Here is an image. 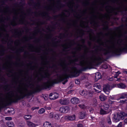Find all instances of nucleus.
Returning a JSON list of instances; mask_svg holds the SVG:
<instances>
[{"label":"nucleus","mask_w":127,"mask_h":127,"mask_svg":"<svg viewBox=\"0 0 127 127\" xmlns=\"http://www.w3.org/2000/svg\"><path fill=\"white\" fill-rule=\"evenodd\" d=\"M85 59V55H83L79 58H76L74 60L71 61L68 65H67L65 62H63L61 64V65L65 72L62 75H58L57 79L49 78L47 82L44 83V86L46 88H49L53 84L63 81L70 74L76 73L77 69L74 66V65L77 62H79L78 64L81 66L83 68H90L91 65V63L88 60H86Z\"/></svg>","instance_id":"1"},{"label":"nucleus","mask_w":127,"mask_h":127,"mask_svg":"<svg viewBox=\"0 0 127 127\" xmlns=\"http://www.w3.org/2000/svg\"><path fill=\"white\" fill-rule=\"evenodd\" d=\"M96 41L100 45L97 48V52H100V55L101 53L106 55L109 52L116 53L127 51V42L124 43L122 40L117 42H109L107 40L103 41L98 36Z\"/></svg>","instance_id":"2"},{"label":"nucleus","mask_w":127,"mask_h":127,"mask_svg":"<svg viewBox=\"0 0 127 127\" xmlns=\"http://www.w3.org/2000/svg\"><path fill=\"white\" fill-rule=\"evenodd\" d=\"M27 90L25 87L22 86L18 87L17 91H11L8 93L3 102L5 104H8L12 100H15L23 98L26 95V91Z\"/></svg>","instance_id":"3"},{"label":"nucleus","mask_w":127,"mask_h":127,"mask_svg":"<svg viewBox=\"0 0 127 127\" xmlns=\"http://www.w3.org/2000/svg\"><path fill=\"white\" fill-rule=\"evenodd\" d=\"M3 12L5 15H9L11 13H13L16 16V18H17L18 15H20L21 16V19L20 20V22L21 24L24 23V18L25 15V13L22 7H21L17 9H13L12 11L7 7H6L3 10Z\"/></svg>","instance_id":"4"},{"label":"nucleus","mask_w":127,"mask_h":127,"mask_svg":"<svg viewBox=\"0 0 127 127\" xmlns=\"http://www.w3.org/2000/svg\"><path fill=\"white\" fill-rule=\"evenodd\" d=\"M53 6L54 8V11L55 10H59L61 8L62 5L60 0L54 1L53 3Z\"/></svg>","instance_id":"5"},{"label":"nucleus","mask_w":127,"mask_h":127,"mask_svg":"<svg viewBox=\"0 0 127 127\" xmlns=\"http://www.w3.org/2000/svg\"><path fill=\"white\" fill-rule=\"evenodd\" d=\"M67 25L69 28L72 27H75L76 26V22L73 20H69L68 22L65 23Z\"/></svg>","instance_id":"6"},{"label":"nucleus","mask_w":127,"mask_h":127,"mask_svg":"<svg viewBox=\"0 0 127 127\" xmlns=\"http://www.w3.org/2000/svg\"><path fill=\"white\" fill-rule=\"evenodd\" d=\"M94 89L95 91L97 93H99L101 91V88L100 85L98 83H96L94 85Z\"/></svg>","instance_id":"7"},{"label":"nucleus","mask_w":127,"mask_h":127,"mask_svg":"<svg viewBox=\"0 0 127 127\" xmlns=\"http://www.w3.org/2000/svg\"><path fill=\"white\" fill-rule=\"evenodd\" d=\"M75 119L76 116L75 115H73L72 116H66L64 117V120H66L73 121L75 120Z\"/></svg>","instance_id":"8"},{"label":"nucleus","mask_w":127,"mask_h":127,"mask_svg":"<svg viewBox=\"0 0 127 127\" xmlns=\"http://www.w3.org/2000/svg\"><path fill=\"white\" fill-rule=\"evenodd\" d=\"M69 107L68 106L62 107L60 108L59 111L61 113H67L69 110Z\"/></svg>","instance_id":"9"},{"label":"nucleus","mask_w":127,"mask_h":127,"mask_svg":"<svg viewBox=\"0 0 127 127\" xmlns=\"http://www.w3.org/2000/svg\"><path fill=\"white\" fill-rule=\"evenodd\" d=\"M50 98L51 100L55 99L58 98L59 97V95L57 93H50L49 95Z\"/></svg>","instance_id":"10"},{"label":"nucleus","mask_w":127,"mask_h":127,"mask_svg":"<svg viewBox=\"0 0 127 127\" xmlns=\"http://www.w3.org/2000/svg\"><path fill=\"white\" fill-rule=\"evenodd\" d=\"M112 89L110 86L108 85L103 88V90L104 91L106 94H108L110 90Z\"/></svg>","instance_id":"11"},{"label":"nucleus","mask_w":127,"mask_h":127,"mask_svg":"<svg viewBox=\"0 0 127 127\" xmlns=\"http://www.w3.org/2000/svg\"><path fill=\"white\" fill-rule=\"evenodd\" d=\"M91 59L93 62H95L100 60L101 58L99 56H96L95 55H93L91 58Z\"/></svg>","instance_id":"12"},{"label":"nucleus","mask_w":127,"mask_h":127,"mask_svg":"<svg viewBox=\"0 0 127 127\" xmlns=\"http://www.w3.org/2000/svg\"><path fill=\"white\" fill-rule=\"evenodd\" d=\"M59 102L62 105H66L68 104L69 103V101L67 99H60Z\"/></svg>","instance_id":"13"},{"label":"nucleus","mask_w":127,"mask_h":127,"mask_svg":"<svg viewBox=\"0 0 127 127\" xmlns=\"http://www.w3.org/2000/svg\"><path fill=\"white\" fill-rule=\"evenodd\" d=\"M71 44L70 43H65L63 45V46L64 49V50L65 51L69 50V49L67 50V49H69L71 48Z\"/></svg>","instance_id":"14"},{"label":"nucleus","mask_w":127,"mask_h":127,"mask_svg":"<svg viewBox=\"0 0 127 127\" xmlns=\"http://www.w3.org/2000/svg\"><path fill=\"white\" fill-rule=\"evenodd\" d=\"M71 102L73 104H76L78 103L79 102V99L76 97H74L71 100Z\"/></svg>","instance_id":"15"},{"label":"nucleus","mask_w":127,"mask_h":127,"mask_svg":"<svg viewBox=\"0 0 127 127\" xmlns=\"http://www.w3.org/2000/svg\"><path fill=\"white\" fill-rule=\"evenodd\" d=\"M76 49L77 50L79 51L82 49H87V48L85 45L83 44L79 46Z\"/></svg>","instance_id":"16"},{"label":"nucleus","mask_w":127,"mask_h":127,"mask_svg":"<svg viewBox=\"0 0 127 127\" xmlns=\"http://www.w3.org/2000/svg\"><path fill=\"white\" fill-rule=\"evenodd\" d=\"M85 113L84 112H80L79 114V118L80 119H83L85 118Z\"/></svg>","instance_id":"17"},{"label":"nucleus","mask_w":127,"mask_h":127,"mask_svg":"<svg viewBox=\"0 0 127 127\" xmlns=\"http://www.w3.org/2000/svg\"><path fill=\"white\" fill-rule=\"evenodd\" d=\"M80 93L82 95L85 96L89 94V93L86 91L82 90L80 91Z\"/></svg>","instance_id":"18"},{"label":"nucleus","mask_w":127,"mask_h":127,"mask_svg":"<svg viewBox=\"0 0 127 127\" xmlns=\"http://www.w3.org/2000/svg\"><path fill=\"white\" fill-rule=\"evenodd\" d=\"M117 86L118 88L121 89L125 88L126 87V85L122 83L118 84Z\"/></svg>","instance_id":"19"},{"label":"nucleus","mask_w":127,"mask_h":127,"mask_svg":"<svg viewBox=\"0 0 127 127\" xmlns=\"http://www.w3.org/2000/svg\"><path fill=\"white\" fill-rule=\"evenodd\" d=\"M27 124L29 127H35V124L29 121L27 122Z\"/></svg>","instance_id":"20"},{"label":"nucleus","mask_w":127,"mask_h":127,"mask_svg":"<svg viewBox=\"0 0 127 127\" xmlns=\"http://www.w3.org/2000/svg\"><path fill=\"white\" fill-rule=\"evenodd\" d=\"M109 107V106L106 103H105L102 106L101 109H103L107 110L108 109Z\"/></svg>","instance_id":"21"},{"label":"nucleus","mask_w":127,"mask_h":127,"mask_svg":"<svg viewBox=\"0 0 127 127\" xmlns=\"http://www.w3.org/2000/svg\"><path fill=\"white\" fill-rule=\"evenodd\" d=\"M113 118L116 122H118L119 121V114H117L116 115L114 114Z\"/></svg>","instance_id":"22"},{"label":"nucleus","mask_w":127,"mask_h":127,"mask_svg":"<svg viewBox=\"0 0 127 127\" xmlns=\"http://www.w3.org/2000/svg\"><path fill=\"white\" fill-rule=\"evenodd\" d=\"M44 127H52L51 123L48 122H46L44 124Z\"/></svg>","instance_id":"23"},{"label":"nucleus","mask_w":127,"mask_h":127,"mask_svg":"<svg viewBox=\"0 0 127 127\" xmlns=\"http://www.w3.org/2000/svg\"><path fill=\"white\" fill-rule=\"evenodd\" d=\"M99 98L101 101H104L106 99V97L105 95H101L99 96Z\"/></svg>","instance_id":"24"},{"label":"nucleus","mask_w":127,"mask_h":127,"mask_svg":"<svg viewBox=\"0 0 127 127\" xmlns=\"http://www.w3.org/2000/svg\"><path fill=\"white\" fill-rule=\"evenodd\" d=\"M7 125L8 127H14V125L12 122H8L7 123Z\"/></svg>","instance_id":"25"},{"label":"nucleus","mask_w":127,"mask_h":127,"mask_svg":"<svg viewBox=\"0 0 127 127\" xmlns=\"http://www.w3.org/2000/svg\"><path fill=\"white\" fill-rule=\"evenodd\" d=\"M96 78L98 80L100 79L101 77V75L99 72H97L96 73L95 75Z\"/></svg>","instance_id":"26"},{"label":"nucleus","mask_w":127,"mask_h":127,"mask_svg":"<svg viewBox=\"0 0 127 127\" xmlns=\"http://www.w3.org/2000/svg\"><path fill=\"white\" fill-rule=\"evenodd\" d=\"M24 118L26 120L30 119L31 118V116L30 115H27L24 116Z\"/></svg>","instance_id":"27"},{"label":"nucleus","mask_w":127,"mask_h":127,"mask_svg":"<svg viewBox=\"0 0 127 127\" xmlns=\"http://www.w3.org/2000/svg\"><path fill=\"white\" fill-rule=\"evenodd\" d=\"M100 112L101 114H105L108 113L109 112L105 111L102 109H101L100 111Z\"/></svg>","instance_id":"28"},{"label":"nucleus","mask_w":127,"mask_h":127,"mask_svg":"<svg viewBox=\"0 0 127 127\" xmlns=\"http://www.w3.org/2000/svg\"><path fill=\"white\" fill-rule=\"evenodd\" d=\"M68 6L70 8H72L73 6V2L69 1L68 4Z\"/></svg>","instance_id":"29"},{"label":"nucleus","mask_w":127,"mask_h":127,"mask_svg":"<svg viewBox=\"0 0 127 127\" xmlns=\"http://www.w3.org/2000/svg\"><path fill=\"white\" fill-rule=\"evenodd\" d=\"M79 107L81 109H84L86 108L87 107L84 104H80L79 105Z\"/></svg>","instance_id":"30"},{"label":"nucleus","mask_w":127,"mask_h":127,"mask_svg":"<svg viewBox=\"0 0 127 127\" xmlns=\"http://www.w3.org/2000/svg\"><path fill=\"white\" fill-rule=\"evenodd\" d=\"M54 1H55L54 0H53L52 2H51V7L50 8V9L51 10H52L53 11H54V7H53V3Z\"/></svg>","instance_id":"31"},{"label":"nucleus","mask_w":127,"mask_h":127,"mask_svg":"<svg viewBox=\"0 0 127 127\" xmlns=\"http://www.w3.org/2000/svg\"><path fill=\"white\" fill-rule=\"evenodd\" d=\"M45 110L44 108H41L38 111V113L40 114H42L45 112Z\"/></svg>","instance_id":"32"},{"label":"nucleus","mask_w":127,"mask_h":127,"mask_svg":"<svg viewBox=\"0 0 127 127\" xmlns=\"http://www.w3.org/2000/svg\"><path fill=\"white\" fill-rule=\"evenodd\" d=\"M54 118L56 120H58L60 119V116L59 115L55 114L54 115Z\"/></svg>","instance_id":"33"},{"label":"nucleus","mask_w":127,"mask_h":127,"mask_svg":"<svg viewBox=\"0 0 127 127\" xmlns=\"http://www.w3.org/2000/svg\"><path fill=\"white\" fill-rule=\"evenodd\" d=\"M49 73H45V76H42V78H44V77H47V78H48L49 77Z\"/></svg>","instance_id":"34"},{"label":"nucleus","mask_w":127,"mask_h":127,"mask_svg":"<svg viewBox=\"0 0 127 127\" xmlns=\"http://www.w3.org/2000/svg\"><path fill=\"white\" fill-rule=\"evenodd\" d=\"M49 117L50 118H52L53 117V113H50L49 114Z\"/></svg>","instance_id":"35"},{"label":"nucleus","mask_w":127,"mask_h":127,"mask_svg":"<svg viewBox=\"0 0 127 127\" xmlns=\"http://www.w3.org/2000/svg\"><path fill=\"white\" fill-rule=\"evenodd\" d=\"M11 24L12 26H14L17 25V24L14 20L11 22Z\"/></svg>","instance_id":"36"},{"label":"nucleus","mask_w":127,"mask_h":127,"mask_svg":"<svg viewBox=\"0 0 127 127\" xmlns=\"http://www.w3.org/2000/svg\"><path fill=\"white\" fill-rule=\"evenodd\" d=\"M119 120H120V119H124V117L123 116L124 115H122L121 113H119Z\"/></svg>","instance_id":"37"},{"label":"nucleus","mask_w":127,"mask_h":127,"mask_svg":"<svg viewBox=\"0 0 127 127\" xmlns=\"http://www.w3.org/2000/svg\"><path fill=\"white\" fill-rule=\"evenodd\" d=\"M116 73L117 74L118 73V74H116L115 76H114V78H117L118 76V75L120 74V73L119 71H118L117 72H116Z\"/></svg>","instance_id":"38"},{"label":"nucleus","mask_w":127,"mask_h":127,"mask_svg":"<svg viewBox=\"0 0 127 127\" xmlns=\"http://www.w3.org/2000/svg\"><path fill=\"white\" fill-rule=\"evenodd\" d=\"M107 122L109 124H111V122L110 119V117L108 118V119L107 120Z\"/></svg>","instance_id":"39"},{"label":"nucleus","mask_w":127,"mask_h":127,"mask_svg":"<svg viewBox=\"0 0 127 127\" xmlns=\"http://www.w3.org/2000/svg\"><path fill=\"white\" fill-rule=\"evenodd\" d=\"M5 119L7 120H10L12 119V118L11 117H6L5 118Z\"/></svg>","instance_id":"40"},{"label":"nucleus","mask_w":127,"mask_h":127,"mask_svg":"<svg viewBox=\"0 0 127 127\" xmlns=\"http://www.w3.org/2000/svg\"><path fill=\"white\" fill-rule=\"evenodd\" d=\"M125 19L123 18L122 19V21L125 22H127V17H126V18Z\"/></svg>","instance_id":"41"},{"label":"nucleus","mask_w":127,"mask_h":127,"mask_svg":"<svg viewBox=\"0 0 127 127\" xmlns=\"http://www.w3.org/2000/svg\"><path fill=\"white\" fill-rule=\"evenodd\" d=\"M13 110V111H12V110H8V112L9 113H11L12 114H13L15 112L14 111V110Z\"/></svg>","instance_id":"42"},{"label":"nucleus","mask_w":127,"mask_h":127,"mask_svg":"<svg viewBox=\"0 0 127 127\" xmlns=\"http://www.w3.org/2000/svg\"><path fill=\"white\" fill-rule=\"evenodd\" d=\"M8 34H7L6 35V37H5V39L4 40H5V42H6L7 41V40L8 39Z\"/></svg>","instance_id":"43"},{"label":"nucleus","mask_w":127,"mask_h":127,"mask_svg":"<svg viewBox=\"0 0 127 127\" xmlns=\"http://www.w3.org/2000/svg\"><path fill=\"white\" fill-rule=\"evenodd\" d=\"M122 123L121 122L118 125L117 127H122Z\"/></svg>","instance_id":"44"},{"label":"nucleus","mask_w":127,"mask_h":127,"mask_svg":"<svg viewBox=\"0 0 127 127\" xmlns=\"http://www.w3.org/2000/svg\"><path fill=\"white\" fill-rule=\"evenodd\" d=\"M103 67L105 69H106L108 67L106 65L104 64L103 65Z\"/></svg>","instance_id":"45"},{"label":"nucleus","mask_w":127,"mask_h":127,"mask_svg":"<svg viewBox=\"0 0 127 127\" xmlns=\"http://www.w3.org/2000/svg\"><path fill=\"white\" fill-rule=\"evenodd\" d=\"M77 127H83V125L81 124H79L77 125Z\"/></svg>","instance_id":"46"},{"label":"nucleus","mask_w":127,"mask_h":127,"mask_svg":"<svg viewBox=\"0 0 127 127\" xmlns=\"http://www.w3.org/2000/svg\"><path fill=\"white\" fill-rule=\"evenodd\" d=\"M24 50V49L23 47H22L20 49V52H23Z\"/></svg>","instance_id":"47"},{"label":"nucleus","mask_w":127,"mask_h":127,"mask_svg":"<svg viewBox=\"0 0 127 127\" xmlns=\"http://www.w3.org/2000/svg\"><path fill=\"white\" fill-rule=\"evenodd\" d=\"M84 22H82V24H80V26H81L82 27H84Z\"/></svg>","instance_id":"48"},{"label":"nucleus","mask_w":127,"mask_h":127,"mask_svg":"<svg viewBox=\"0 0 127 127\" xmlns=\"http://www.w3.org/2000/svg\"><path fill=\"white\" fill-rule=\"evenodd\" d=\"M108 80L110 81H111L113 80V78L112 77H109L108 79Z\"/></svg>","instance_id":"49"},{"label":"nucleus","mask_w":127,"mask_h":127,"mask_svg":"<svg viewBox=\"0 0 127 127\" xmlns=\"http://www.w3.org/2000/svg\"><path fill=\"white\" fill-rule=\"evenodd\" d=\"M75 83L76 84H79V82L78 80L76 79L75 80Z\"/></svg>","instance_id":"50"},{"label":"nucleus","mask_w":127,"mask_h":127,"mask_svg":"<svg viewBox=\"0 0 127 127\" xmlns=\"http://www.w3.org/2000/svg\"><path fill=\"white\" fill-rule=\"evenodd\" d=\"M64 15H62L61 14L60 15V17L61 18V19H60V20H61V19H62L63 18V16H64Z\"/></svg>","instance_id":"51"},{"label":"nucleus","mask_w":127,"mask_h":127,"mask_svg":"<svg viewBox=\"0 0 127 127\" xmlns=\"http://www.w3.org/2000/svg\"><path fill=\"white\" fill-rule=\"evenodd\" d=\"M47 15V13H44L42 14V15L43 16L45 17H46V15Z\"/></svg>","instance_id":"52"},{"label":"nucleus","mask_w":127,"mask_h":127,"mask_svg":"<svg viewBox=\"0 0 127 127\" xmlns=\"http://www.w3.org/2000/svg\"><path fill=\"white\" fill-rule=\"evenodd\" d=\"M116 84L113 85L112 86H111V88H112V89L114 88L115 87H116Z\"/></svg>","instance_id":"53"},{"label":"nucleus","mask_w":127,"mask_h":127,"mask_svg":"<svg viewBox=\"0 0 127 127\" xmlns=\"http://www.w3.org/2000/svg\"><path fill=\"white\" fill-rule=\"evenodd\" d=\"M123 72L124 73L127 74V71H123Z\"/></svg>","instance_id":"54"},{"label":"nucleus","mask_w":127,"mask_h":127,"mask_svg":"<svg viewBox=\"0 0 127 127\" xmlns=\"http://www.w3.org/2000/svg\"><path fill=\"white\" fill-rule=\"evenodd\" d=\"M124 121L125 123H127V118L125 119Z\"/></svg>","instance_id":"55"},{"label":"nucleus","mask_w":127,"mask_h":127,"mask_svg":"<svg viewBox=\"0 0 127 127\" xmlns=\"http://www.w3.org/2000/svg\"><path fill=\"white\" fill-rule=\"evenodd\" d=\"M125 97H125V96H122L120 98H125Z\"/></svg>","instance_id":"56"},{"label":"nucleus","mask_w":127,"mask_h":127,"mask_svg":"<svg viewBox=\"0 0 127 127\" xmlns=\"http://www.w3.org/2000/svg\"><path fill=\"white\" fill-rule=\"evenodd\" d=\"M127 100H122L121 101V102L122 103H124V102H126V101Z\"/></svg>","instance_id":"57"},{"label":"nucleus","mask_w":127,"mask_h":127,"mask_svg":"<svg viewBox=\"0 0 127 127\" xmlns=\"http://www.w3.org/2000/svg\"><path fill=\"white\" fill-rule=\"evenodd\" d=\"M94 101L95 102V104H97V101L96 100V99H95V100H94Z\"/></svg>","instance_id":"58"},{"label":"nucleus","mask_w":127,"mask_h":127,"mask_svg":"<svg viewBox=\"0 0 127 127\" xmlns=\"http://www.w3.org/2000/svg\"><path fill=\"white\" fill-rule=\"evenodd\" d=\"M124 95L127 98V94H125Z\"/></svg>","instance_id":"59"},{"label":"nucleus","mask_w":127,"mask_h":127,"mask_svg":"<svg viewBox=\"0 0 127 127\" xmlns=\"http://www.w3.org/2000/svg\"><path fill=\"white\" fill-rule=\"evenodd\" d=\"M120 78H118V79L116 81H119V80H120Z\"/></svg>","instance_id":"60"},{"label":"nucleus","mask_w":127,"mask_h":127,"mask_svg":"<svg viewBox=\"0 0 127 127\" xmlns=\"http://www.w3.org/2000/svg\"><path fill=\"white\" fill-rule=\"evenodd\" d=\"M123 1L125 2H127V0H123Z\"/></svg>","instance_id":"61"},{"label":"nucleus","mask_w":127,"mask_h":127,"mask_svg":"<svg viewBox=\"0 0 127 127\" xmlns=\"http://www.w3.org/2000/svg\"><path fill=\"white\" fill-rule=\"evenodd\" d=\"M93 118H94V117H93L92 116L91 117V118H92V120H93Z\"/></svg>","instance_id":"62"},{"label":"nucleus","mask_w":127,"mask_h":127,"mask_svg":"<svg viewBox=\"0 0 127 127\" xmlns=\"http://www.w3.org/2000/svg\"><path fill=\"white\" fill-rule=\"evenodd\" d=\"M71 91H69L68 92V93H70L71 92Z\"/></svg>","instance_id":"63"},{"label":"nucleus","mask_w":127,"mask_h":127,"mask_svg":"<svg viewBox=\"0 0 127 127\" xmlns=\"http://www.w3.org/2000/svg\"><path fill=\"white\" fill-rule=\"evenodd\" d=\"M2 35V34L0 32V36H1Z\"/></svg>","instance_id":"64"}]
</instances>
